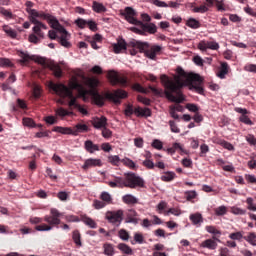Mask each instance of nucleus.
<instances>
[{"label":"nucleus","mask_w":256,"mask_h":256,"mask_svg":"<svg viewBox=\"0 0 256 256\" xmlns=\"http://www.w3.org/2000/svg\"><path fill=\"white\" fill-rule=\"evenodd\" d=\"M121 163H123V165H125V167H128L129 169H136V165L135 162L129 158H124L121 160Z\"/></svg>","instance_id":"42"},{"label":"nucleus","mask_w":256,"mask_h":256,"mask_svg":"<svg viewBox=\"0 0 256 256\" xmlns=\"http://www.w3.org/2000/svg\"><path fill=\"white\" fill-rule=\"evenodd\" d=\"M123 185L128 189H137V187L144 189L145 180L136 173L128 172L124 174Z\"/></svg>","instance_id":"8"},{"label":"nucleus","mask_w":256,"mask_h":256,"mask_svg":"<svg viewBox=\"0 0 256 256\" xmlns=\"http://www.w3.org/2000/svg\"><path fill=\"white\" fill-rule=\"evenodd\" d=\"M206 231L212 235H221V231H219L215 226H206Z\"/></svg>","instance_id":"57"},{"label":"nucleus","mask_w":256,"mask_h":256,"mask_svg":"<svg viewBox=\"0 0 256 256\" xmlns=\"http://www.w3.org/2000/svg\"><path fill=\"white\" fill-rule=\"evenodd\" d=\"M109 187L112 189H115L118 187V189H123L124 184H123V178L122 177H116L114 181L108 182Z\"/></svg>","instance_id":"29"},{"label":"nucleus","mask_w":256,"mask_h":256,"mask_svg":"<svg viewBox=\"0 0 256 256\" xmlns=\"http://www.w3.org/2000/svg\"><path fill=\"white\" fill-rule=\"evenodd\" d=\"M72 239L77 247H82L83 243L81 242V233L79 230H74L72 232Z\"/></svg>","instance_id":"33"},{"label":"nucleus","mask_w":256,"mask_h":256,"mask_svg":"<svg viewBox=\"0 0 256 256\" xmlns=\"http://www.w3.org/2000/svg\"><path fill=\"white\" fill-rule=\"evenodd\" d=\"M55 31H58V33H61L60 37V44L62 47H66V49H69L71 47V42H69V39H71V34L61 25V23L58 22V25L55 28Z\"/></svg>","instance_id":"13"},{"label":"nucleus","mask_w":256,"mask_h":256,"mask_svg":"<svg viewBox=\"0 0 256 256\" xmlns=\"http://www.w3.org/2000/svg\"><path fill=\"white\" fill-rule=\"evenodd\" d=\"M123 215V210L107 211L105 213V219L108 221V223H111L115 227H119V225L123 223Z\"/></svg>","instance_id":"10"},{"label":"nucleus","mask_w":256,"mask_h":256,"mask_svg":"<svg viewBox=\"0 0 256 256\" xmlns=\"http://www.w3.org/2000/svg\"><path fill=\"white\" fill-rule=\"evenodd\" d=\"M236 113H240L241 116L239 118V121H241V123H244L245 125H253V121H251V119L249 118V116H247V109L245 108H235Z\"/></svg>","instance_id":"17"},{"label":"nucleus","mask_w":256,"mask_h":256,"mask_svg":"<svg viewBox=\"0 0 256 256\" xmlns=\"http://www.w3.org/2000/svg\"><path fill=\"white\" fill-rule=\"evenodd\" d=\"M0 15H3L5 19H13V12L11 10H7L4 7H0Z\"/></svg>","instance_id":"45"},{"label":"nucleus","mask_w":256,"mask_h":256,"mask_svg":"<svg viewBox=\"0 0 256 256\" xmlns=\"http://www.w3.org/2000/svg\"><path fill=\"white\" fill-rule=\"evenodd\" d=\"M228 73H229V64H227V62H223L217 72V77H219V79H225V75H227Z\"/></svg>","instance_id":"25"},{"label":"nucleus","mask_w":256,"mask_h":256,"mask_svg":"<svg viewBox=\"0 0 256 256\" xmlns=\"http://www.w3.org/2000/svg\"><path fill=\"white\" fill-rule=\"evenodd\" d=\"M84 148L88 153H95V151H100L99 145L94 144L91 140H86L84 143Z\"/></svg>","instance_id":"23"},{"label":"nucleus","mask_w":256,"mask_h":256,"mask_svg":"<svg viewBox=\"0 0 256 256\" xmlns=\"http://www.w3.org/2000/svg\"><path fill=\"white\" fill-rule=\"evenodd\" d=\"M214 213L215 215H217L218 217H221L223 215H227V207L225 206H219L217 208L214 209Z\"/></svg>","instance_id":"46"},{"label":"nucleus","mask_w":256,"mask_h":256,"mask_svg":"<svg viewBox=\"0 0 256 256\" xmlns=\"http://www.w3.org/2000/svg\"><path fill=\"white\" fill-rule=\"evenodd\" d=\"M246 203H247V209L248 211H256V204H255V200L252 197H248L246 199Z\"/></svg>","instance_id":"43"},{"label":"nucleus","mask_w":256,"mask_h":256,"mask_svg":"<svg viewBox=\"0 0 256 256\" xmlns=\"http://www.w3.org/2000/svg\"><path fill=\"white\" fill-rule=\"evenodd\" d=\"M126 223H133V225H137L139 223V219L137 218V211L130 209L126 214Z\"/></svg>","instance_id":"21"},{"label":"nucleus","mask_w":256,"mask_h":256,"mask_svg":"<svg viewBox=\"0 0 256 256\" xmlns=\"http://www.w3.org/2000/svg\"><path fill=\"white\" fill-rule=\"evenodd\" d=\"M103 162H101V159H95V158H89L85 160L82 169L84 171H87V169H91V167H102Z\"/></svg>","instance_id":"16"},{"label":"nucleus","mask_w":256,"mask_h":256,"mask_svg":"<svg viewBox=\"0 0 256 256\" xmlns=\"http://www.w3.org/2000/svg\"><path fill=\"white\" fill-rule=\"evenodd\" d=\"M184 195L187 201H193V199H197V191L195 190L186 191Z\"/></svg>","instance_id":"44"},{"label":"nucleus","mask_w":256,"mask_h":256,"mask_svg":"<svg viewBox=\"0 0 256 256\" xmlns=\"http://www.w3.org/2000/svg\"><path fill=\"white\" fill-rule=\"evenodd\" d=\"M230 213H232L233 215H246L247 210H245L243 208H239L237 206H233L230 209Z\"/></svg>","instance_id":"40"},{"label":"nucleus","mask_w":256,"mask_h":256,"mask_svg":"<svg viewBox=\"0 0 256 256\" xmlns=\"http://www.w3.org/2000/svg\"><path fill=\"white\" fill-rule=\"evenodd\" d=\"M104 97L108 99V101L115 103V105H121V99H127V91L117 89L114 92H106Z\"/></svg>","instance_id":"12"},{"label":"nucleus","mask_w":256,"mask_h":256,"mask_svg":"<svg viewBox=\"0 0 256 256\" xmlns=\"http://www.w3.org/2000/svg\"><path fill=\"white\" fill-rule=\"evenodd\" d=\"M3 31L4 33L8 36L11 37L12 39H16L17 38V31L13 30L11 27L9 26H4L3 27Z\"/></svg>","instance_id":"37"},{"label":"nucleus","mask_w":256,"mask_h":256,"mask_svg":"<svg viewBox=\"0 0 256 256\" xmlns=\"http://www.w3.org/2000/svg\"><path fill=\"white\" fill-rule=\"evenodd\" d=\"M245 140L247 141V143H249L252 147H255L256 145V138L253 134H248L245 137Z\"/></svg>","instance_id":"55"},{"label":"nucleus","mask_w":256,"mask_h":256,"mask_svg":"<svg viewBox=\"0 0 256 256\" xmlns=\"http://www.w3.org/2000/svg\"><path fill=\"white\" fill-rule=\"evenodd\" d=\"M20 57H21V60H20L21 65H27V63L31 61V56H29V54L25 52H20Z\"/></svg>","instance_id":"47"},{"label":"nucleus","mask_w":256,"mask_h":256,"mask_svg":"<svg viewBox=\"0 0 256 256\" xmlns=\"http://www.w3.org/2000/svg\"><path fill=\"white\" fill-rule=\"evenodd\" d=\"M209 8L206 5H201L193 8L194 13H207Z\"/></svg>","instance_id":"54"},{"label":"nucleus","mask_w":256,"mask_h":256,"mask_svg":"<svg viewBox=\"0 0 256 256\" xmlns=\"http://www.w3.org/2000/svg\"><path fill=\"white\" fill-rule=\"evenodd\" d=\"M189 219L195 227H201L203 225V215L199 212L190 214Z\"/></svg>","instance_id":"20"},{"label":"nucleus","mask_w":256,"mask_h":256,"mask_svg":"<svg viewBox=\"0 0 256 256\" xmlns=\"http://www.w3.org/2000/svg\"><path fill=\"white\" fill-rule=\"evenodd\" d=\"M74 23L77 25V27H79V29H85V27H87L88 21L83 18H78Z\"/></svg>","instance_id":"48"},{"label":"nucleus","mask_w":256,"mask_h":256,"mask_svg":"<svg viewBox=\"0 0 256 256\" xmlns=\"http://www.w3.org/2000/svg\"><path fill=\"white\" fill-rule=\"evenodd\" d=\"M136 15L137 13L131 7H126L125 11L122 13V16L125 17L128 23H130L131 25L141 26V30L136 29V32L139 33V35H145V33H149L150 35H155V33H157V25H155L154 23L143 24V22L135 18Z\"/></svg>","instance_id":"5"},{"label":"nucleus","mask_w":256,"mask_h":256,"mask_svg":"<svg viewBox=\"0 0 256 256\" xmlns=\"http://www.w3.org/2000/svg\"><path fill=\"white\" fill-rule=\"evenodd\" d=\"M127 49L130 55H137V47L130 46L129 42L127 43L123 38H118L117 43L113 44V51L116 54L121 53V51H127Z\"/></svg>","instance_id":"9"},{"label":"nucleus","mask_w":256,"mask_h":256,"mask_svg":"<svg viewBox=\"0 0 256 256\" xmlns=\"http://www.w3.org/2000/svg\"><path fill=\"white\" fill-rule=\"evenodd\" d=\"M30 13L32 17H29L30 23L34 25L32 28V31L37 37L40 39L45 38V33H43L42 29L46 31L47 25H45L43 22L39 21L38 19H42V21H47V23L50 25L52 29H56L59 25V20L57 18L49 13H45L43 11H35L30 10Z\"/></svg>","instance_id":"3"},{"label":"nucleus","mask_w":256,"mask_h":256,"mask_svg":"<svg viewBox=\"0 0 256 256\" xmlns=\"http://www.w3.org/2000/svg\"><path fill=\"white\" fill-rule=\"evenodd\" d=\"M129 45L131 47H136L137 53L140 51V53H145L146 57L148 59L155 60L157 59V55L161 53V46L159 45H149V42H141L137 40H132L129 42Z\"/></svg>","instance_id":"7"},{"label":"nucleus","mask_w":256,"mask_h":256,"mask_svg":"<svg viewBox=\"0 0 256 256\" xmlns=\"http://www.w3.org/2000/svg\"><path fill=\"white\" fill-rule=\"evenodd\" d=\"M49 87L56 95H58V97H61L62 99H66L67 97L70 99L68 103L69 107H74V109L78 108L79 104L77 103V97L73 95V91L65 84L50 82Z\"/></svg>","instance_id":"6"},{"label":"nucleus","mask_w":256,"mask_h":256,"mask_svg":"<svg viewBox=\"0 0 256 256\" xmlns=\"http://www.w3.org/2000/svg\"><path fill=\"white\" fill-rule=\"evenodd\" d=\"M133 113L136 117H151V109L141 107L133 109V105H128L124 111V115H126V117H131Z\"/></svg>","instance_id":"11"},{"label":"nucleus","mask_w":256,"mask_h":256,"mask_svg":"<svg viewBox=\"0 0 256 256\" xmlns=\"http://www.w3.org/2000/svg\"><path fill=\"white\" fill-rule=\"evenodd\" d=\"M22 123L25 127H35V121L31 118H23Z\"/></svg>","instance_id":"60"},{"label":"nucleus","mask_w":256,"mask_h":256,"mask_svg":"<svg viewBox=\"0 0 256 256\" xmlns=\"http://www.w3.org/2000/svg\"><path fill=\"white\" fill-rule=\"evenodd\" d=\"M108 163L114 165V167H119V163H121V158L117 155H111L108 157Z\"/></svg>","instance_id":"39"},{"label":"nucleus","mask_w":256,"mask_h":256,"mask_svg":"<svg viewBox=\"0 0 256 256\" xmlns=\"http://www.w3.org/2000/svg\"><path fill=\"white\" fill-rule=\"evenodd\" d=\"M113 135V132L109 130V128L104 127L102 128V137H104V139H109L111 138Z\"/></svg>","instance_id":"59"},{"label":"nucleus","mask_w":256,"mask_h":256,"mask_svg":"<svg viewBox=\"0 0 256 256\" xmlns=\"http://www.w3.org/2000/svg\"><path fill=\"white\" fill-rule=\"evenodd\" d=\"M63 217V213L59 212L56 208L50 209V215H46L43 218L39 217H30L29 221L32 225L35 226L36 231H53V228L59 229V225H61V218ZM47 224H40L39 223Z\"/></svg>","instance_id":"4"},{"label":"nucleus","mask_w":256,"mask_h":256,"mask_svg":"<svg viewBox=\"0 0 256 256\" xmlns=\"http://www.w3.org/2000/svg\"><path fill=\"white\" fill-rule=\"evenodd\" d=\"M100 199L102 202L105 203V205L113 204V197L111 196V194H109V192H102L100 194Z\"/></svg>","instance_id":"32"},{"label":"nucleus","mask_w":256,"mask_h":256,"mask_svg":"<svg viewBox=\"0 0 256 256\" xmlns=\"http://www.w3.org/2000/svg\"><path fill=\"white\" fill-rule=\"evenodd\" d=\"M49 69H51V71L53 72V75L57 79H61V77H63V70H61V66L57 64H50Z\"/></svg>","instance_id":"30"},{"label":"nucleus","mask_w":256,"mask_h":256,"mask_svg":"<svg viewBox=\"0 0 256 256\" xmlns=\"http://www.w3.org/2000/svg\"><path fill=\"white\" fill-rule=\"evenodd\" d=\"M80 221H82V223H85L87 227H90V229H97V222H95L93 218H90L87 215H81Z\"/></svg>","instance_id":"22"},{"label":"nucleus","mask_w":256,"mask_h":256,"mask_svg":"<svg viewBox=\"0 0 256 256\" xmlns=\"http://www.w3.org/2000/svg\"><path fill=\"white\" fill-rule=\"evenodd\" d=\"M52 131L54 133H61L62 135H73V128L71 127L55 126Z\"/></svg>","instance_id":"24"},{"label":"nucleus","mask_w":256,"mask_h":256,"mask_svg":"<svg viewBox=\"0 0 256 256\" xmlns=\"http://www.w3.org/2000/svg\"><path fill=\"white\" fill-rule=\"evenodd\" d=\"M79 133H89V126L87 124L78 123L72 128V135L77 137Z\"/></svg>","instance_id":"19"},{"label":"nucleus","mask_w":256,"mask_h":256,"mask_svg":"<svg viewBox=\"0 0 256 256\" xmlns=\"http://www.w3.org/2000/svg\"><path fill=\"white\" fill-rule=\"evenodd\" d=\"M87 26L90 29V31H93V32L97 31V22L93 20H88Z\"/></svg>","instance_id":"63"},{"label":"nucleus","mask_w":256,"mask_h":256,"mask_svg":"<svg viewBox=\"0 0 256 256\" xmlns=\"http://www.w3.org/2000/svg\"><path fill=\"white\" fill-rule=\"evenodd\" d=\"M103 254L106 256H114L115 255V246L111 243H104L103 244Z\"/></svg>","instance_id":"27"},{"label":"nucleus","mask_w":256,"mask_h":256,"mask_svg":"<svg viewBox=\"0 0 256 256\" xmlns=\"http://www.w3.org/2000/svg\"><path fill=\"white\" fill-rule=\"evenodd\" d=\"M177 177V174L175 172H165L164 175L161 176V181H173Z\"/></svg>","instance_id":"38"},{"label":"nucleus","mask_w":256,"mask_h":256,"mask_svg":"<svg viewBox=\"0 0 256 256\" xmlns=\"http://www.w3.org/2000/svg\"><path fill=\"white\" fill-rule=\"evenodd\" d=\"M186 25H187V27H190V29H199V27H201V22H199L195 18H190L186 22Z\"/></svg>","instance_id":"35"},{"label":"nucleus","mask_w":256,"mask_h":256,"mask_svg":"<svg viewBox=\"0 0 256 256\" xmlns=\"http://www.w3.org/2000/svg\"><path fill=\"white\" fill-rule=\"evenodd\" d=\"M117 247L119 251H122V253H124L125 255H133V249H131L129 245L125 243H120Z\"/></svg>","instance_id":"34"},{"label":"nucleus","mask_w":256,"mask_h":256,"mask_svg":"<svg viewBox=\"0 0 256 256\" xmlns=\"http://www.w3.org/2000/svg\"><path fill=\"white\" fill-rule=\"evenodd\" d=\"M244 71L248 73H256V64H246L244 66Z\"/></svg>","instance_id":"62"},{"label":"nucleus","mask_w":256,"mask_h":256,"mask_svg":"<svg viewBox=\"0 0 256 256\" xmlns=\"http://www.w3.org/2000/svg\"><path fill=\"white\" fill-rule=\"evenodd\" d=\"M56 115H58V117H67L71 115V112L67 111L63 107H60L56 110Z\"/></svg>","instance_id":"51"},{"label":"nucleus","mask_w":256,"mask_h":256,"mask_svg":"<svg viewBox=\"0 0 256 256\" xmlns=\"http://www.w3.org/2000/svg\"><path fill=\"white\" fill-rule=\"evenodd\" d=\"M0 67H13V63L7 58H0Z\"/></svg>","instance_id":"56"},{"label":"nucleus","mask_w":256,"mask_h":256,"mask_svg":"<svg viewBox=\"0 0 256 256\" xmlns=\"http://www.w3.org/2000/svg\"><path fill=\"white\" fill-rule=\"evenodd\" d=\"M198 49H200V51H207V49H211L212 51H217L219 50V43L215 41L202 40L198 44Z\"/></svg>","instance_id":"15"},{"label":"nucleus","mask_w":256,"mask_h":256,"mask_svg":"<svg viewBox=\"0 0 256 256\" xmlns=\"http://www.w3.org/2000/svg\"><path fill=\"white\" fill-rule=\"evenodd\" d=\"M118 237L122 239V241H129V232L125 229H120L118 232Z\"/></svg>","instance_id":"50"},{"label":"nucleus","mask_w":256,"mask_h":256,"mask_svg":"<svg viewBox=\"0 0 256 256\" xmlns=\"http://www.w3.org/2000/svg\"><path fill=\"white\" fill-rule=\"evenodd\" d=\"M200 247H203L204 249H210L211 251H213L217 249V242L213 239H207L201 243Z\"/></svg>","instance_id":"26"},{"label":"nucleus","mask_w":256,"mask_h":256,"mask_svg":"<svg viewBox=\"0 0 256 256\" xmlns=\"http://www.w3.org/2000/svg\"><path fill=\"white\" fill-rule=\"evenodd\" d=\"M176 72L178 76H174V80L169 79L165 74L160 77L165 89L164 95L168 101L172 103H183L185 98L181 90L184 87H188L190 91H195L199 95H205L203 78L199 74L187 73L181 67H178Z\"/></svg>","instance_id":"1"},{"label":"nucleus","mask_w":256,"mask_h":256,"mask_svg":"<svg viewBox=\"0 0 256 256\" xmlns=\"http://www.w3.org/2000/svg\"><path fill=\"white\" fill-rule=\"evenodd\" d=\"M229 239H232V241H241L243 239V233L242 232H234L229 235Z\"/></svg>","instance_id":"49"},{"label":"nucleus","mask_w":256,"mask_h":256,"mask_svg":"<svg viewBox=\"0 0 256 256\" xmlns=\"http://www.w3.org/2000/svg\"><path fill=\"white\" fill-rule=\"evenodd\" d=\"M244 11H245V13H247V15H250L251 17H255L256 18V11H255V9L247 6V7L244 8Z\"/></svg>","instance_id":"64"},{"label":"nucleus","mask_w":256,"mask_h":256,"mask_svg":"<svg viewBox=\"0 0 256 256\" xmlns=\"http://www.w3.org/2000/svg\"><path fill=\"white\" fill-rule=\"evenodd\" d=\"M108 79L111 85H120L121 87H127V77L117 74V72H109Z\"/></svg>","instance_id":"14"},{"label":"nucleus","mask_w":256,"mask_h":256,"mask_svg":"<svg viewBox=\"0 0 256 256\" xmlns=\"http://www.w3.org/2000/svg\"><path fill=\"white\" fill-rule=\"evenodd\" d=\"M122 201L126 205H137V203H138L137 198H135V196H133L131 194L124 195L122 197Z\"/></svg>","instance_id":"31"},{"label":"nucleus","mask_w":256,"mask_h":256,"mask_svg":"<svg viewBox=\"0 0 256 256\" xmlns=\"http://www.w3.org/2000/svg\"><path fill=\"white\" fill-rule=\"evenodd\" d=\"M214 5L220 13L227 11V8L225 7V0H216Z\"/></svg>","instance_id":"41"},{"label":"nucleus","mask_w":256,"mask_h":256,"mask_svg":"<svg viewBox=\"0 0 256 256\" xmlns=\"http://www.w3.org/2000/svg\"><path fill=\"white\" fill-rule=\"evenodd\" d=\"M244 240L247 241V243H250V245H253V247H256L255 232H250L247 236L244 237Z\"/></svg>","instance_id":"36"},{"label":"nucleus","mask_w":256,"mask_h":256,"mask_svg":"<svg viewBox=\"0 0 256 256\" xmlns=\"http://www.w3.org/2000/svg\"><path fill=\"white\" fill-rule=\"evenodd\" d=\"M28 41L30 43H34V45H37L38 43H40V38L39 36H37V34H30L28 37Z\"/></svg>","instance_id":"58"},{"label":"nucleus","mask_w":256,"mask_h":256,"mask_svg":"<svg viewBox=\"0 0 256 256\" xmlns=\"http://www.w3.org/2000/svg\"><path fill=\"white\" fill-rule=\"evenodd\" d=\"M92 9L95 13H107V7H105L103 3H99L97 1L92 3Z\"/></svg>","instance_id":"28"},{"label":"nucleus","mask_w":256,"mask_h":256,"mask_svg":"<svg viewBox=\"0 0 256 256\" xmlns=\"http://www.w3.org/2000/svg\"><path fill=\"white\" fill-rule=\"evenodd\" d=\"M91 123L94 129H104V127H107V117L105 116H101L100 118L96 117L91 121Z\"/></svg>","instance_id":"18"},{"label":"nucleus","mask_w":256,"mask_h":256,"mask_svg":"<svg viewBox=\"0 0 256 256\" xmlns=\"http://www.w3.org/2000/svg\"><path fill=\"white\" fill-rule=\"evenodd\" d=\"M93 207L95 209H104V207H107V204H105L103 200H94Z\"/></svg>","instance_id":"53"},{"label":"nucleus","mask_w":256,"mask_h":256,"mask_svg":"<svg viewBox=\"0 0 256 256\" xmlns=\"http://www.w3.org/2000/svg\"><path fill=\"white\" fill-rule=\"evenodd\" d=\"M44 121L48 125H57V122H58L57 117H55V116H46L44 118Z\"/></svg>","instance_id":"52"},{"label":"nucleus","mask_w":256,"mask_h":256,"mask_svg":"<svg viewBox=\"0 0 256 256\" xmlns=\"http://www.w3.org/2000/svg\"><path fill=\"white\" fill-rule=\"evenodd\" d=\"M169 126H170L172 133H181V130L179 129V127H177V124L175 123V121L170 120Z\"/></svg>","instance_id":"61"},{"label":"nucleus","mask_w":256,"mask_h":256,"mask_svg":"<svg viewBox=\"0 0 256 256\" xmlns=\"http://www.w3.org/2000/svg\"><path fill=\"white\" fill-rule=\"evenodd\" d=\"M84 83L87 87H89V89L91 90H87V88H85V86H83V84L79 83V80L77 79V77H72L70 82H69V87L68 89H71L72 91H78V95H80V97H82V99H86L87 95H91L95 105H97L98 107H103V105H105V97L101 94H99V92H97V87H99V79L92 77H84Z\"/></svg>","instance_id":"2"}]
</instances>
